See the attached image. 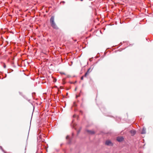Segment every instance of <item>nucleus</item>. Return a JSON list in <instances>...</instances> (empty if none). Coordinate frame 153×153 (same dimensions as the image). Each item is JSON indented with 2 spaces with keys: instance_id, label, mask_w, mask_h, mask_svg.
Returning <instances> with one entry per match:
<instances>
[{
  "instance_id": "f03ea898",
  "label": "nucleus",
  "mask_w": 153,
  "mask_h": 153,
  "mask_svg": "<svg viewBox=\"0 0 153 153\" xmlns=\"http://www.w3.org/2000/svg\"><path fill=\"white\" fill-rule=\"evenodd\" d=\"M105 145L108 146H113V143L110 140H107L105 142Z\"/></svg>"
},
{
  "instance_id": "a211bd4d",
  "label": "nucleus",
  "mask_w": 153,
  "mask_h": 153,
  "mask_svg": "<svg viewBox=\"0 0 153 153\" xmlns=\"http://www.w3.org/2000/svg\"><path fill=\"white\" fill-rule=\"evenodd\" d=\"M78 97V96L77 95H76V98H77Z\"/></svg>"
},
{
  "instance_id": "4468645a",
  "label": "nucleus",
  "mask_w": 153,
  "mask_h": 153,
  "mask_svg": "<svg viewBox=\"0 0 153 153\" xmlns=\"http://www.w3.org/2000/svg\"><path fill=\"white\" fill-rule=\"evenodd\" d=\"M83 77H84V76H82L81 78V80H83Z\"/></svg>"
},
{
  "instance_id": "f8f14e48",
  "label": "nucleus",
  "mask_w": 153,
  "mask_h": 153,
  "mask_svg": "<svg viewBox=\"0 0 153 153\" xmlns=\"http://www.w3.org/2000/svg\"><path fill=\"white\" fill-rule=\"evenodd\" d=\"M71 77V76L69 75H68L67 76V78H70Z\"/></svg>"
},
{
  "instance_id": "9d476101",
  "label": "nucleus",
  "mask_w": 153,
  "mask_h": 153,
  "mask_svg": "<svg viewBox=\"0 0 153 153\" xmlns=\"http://www.w3.org/2000/svg\"><path fill=\"white\" fill-rule=\"evenodd\" d=\"M0 148H1V149L2 150V151L4 153H5V151H4V150H3V148H2V146H0Z\"/></svg>"
},
{
  "instance_id": "ddd939ff",
  "label": "nucleus",
  "mask_w": 153,
  "mask_h": 153,
  "mask_svg": "<svg viewBox=\"0 0 153 153\" xmlns=\"http://www.w3.org/2000/svg\"><path fill=\"white\" fill-rule=\"evenodd\" d=\"M3 67L4 68H5L6 67V65L4 63V64Z\"/></svg>"
},
{
  "instance_id": "7ed1b4c3",
  "label": "nucleus",
  "mask_w": 153,
  "mask_h": 153,
  "mask_svg": "<svg viewBox=\"0 0 153 153\" xmlns=\"http://www.w3.org/2000/svg\"><path fill=\"white\" fill-rule=\"evenodd\" d=\"M124 138L122 136H118L117 138V140L119 142H121L123 141Z\"/></svg>"
},
{
  "instance_id": "1a4fd4ad",
  "label": "nucleus",
  "mask_w": 153,
  "mask_h": 153,
  "mask_svg": "<svg viewBox=\"0 0 153 153\" xmlns=\"http://www.w3.org/2000/svg\"><path fill=\"white\" fill-rule=\"evenodd\" d=\"M88 74H89L88 73H87V72H86L85 73V74L83 76H84V77H86L87 75Z\"/></svg>"
},
{
  "instance_id": "dca6fc26",
  "label": "nucleus",
  "mask_w": 153,
  "mask_h": 153,
  "mask_svg": "<svg viewBox=\"0 0 153 153\" xmlns=\"http://www.w3.org/2000/svg\"><path fill=\"white\" fill-rule=\"evenodd\" d=\"M80 130H79L78 131H77V134H78L79 132H80Z\"/></svg>"
},
{
  "instance_id": "20e7f679",
  "label": "nucleus",
  "mask_w": 153,
  "mask_h": 153,
  "mask_svg": "<svg viewBox=\"0 0 153 153\" xmlns=\"http://www.w3.org/2000/svg\"><path fill=\"white\" fill-rule=\"evenodd\" d=\"M86 131L89 134H94L95 132L94 131L86 130Z\"/></svg>"
},
{
  "instance_id": "0eeeda50",
  "label": "nucleus",
  "mask_w": 153,
  "mask_h": 153,
  "mask_svg": "<svg viewBox=\"0 0 153 153\" xmlns=\"http://www.w3.org/2000/svg\"><path fill=\"white\" fill-rule=\"evenodd\" d=\"M146 133V129L145 128H143L141 133V134H143Z\"/></svg>"
},
{
  "instance_id": "6e6552de",
  "label": "nucleus",
  "mask_w": 153,
  "mask_h": 153,
  "mask_svg": "<svg viewBox=\"0 0 153 153\" xmlns=\"http://www.w3.org/2000/svg\"><path fill=\"white\" fill-rule=\"evenodd\" d=\"M91 68H88L87 71L86 72L87 73H88L89 74V73L91 71V70H91Z\"/></svg>"
},
{
  "instance_id": "aec40b11",
  "label": "nucleus",
  "mask_w": 153,
  "mask_h": 153,
  "mask_svg": "<svg viewBox=\"0 0 153 153\" xmlns=\"http://www.w3.org/2000/svg\"><path fill=\"white\" fill-rule=\"evenodd\" d=\"M56 81V80H55V82Z\"/></svg>"
},
{
  "instance_id": "2eb2a0df",
  "label": "nucleus",
  "mask_w": 153,
  "mask_h": 153,
  "mask_svg": "<svg viewBox=\"0 0 153 153\" xmlns=\"http://www.w3.org/2000/svg\"><path fill=\"white\" fill-rule=\"evenodd\" d=\"M61 74H64V75H66V74H65V73H64V72H62V73H61Z\"/></svg>"
},
{
  "instance_id": "6ab92c4d",
  "label": "nucleus",
  "mask_w": 153,
  "mask_h": 153,
  "mask_svg": "<svg viewBox=\"0 0 153 153\" xmlns=\"http://www.w3.org/2000/svg\"><path fill=\"white\" fill-rule=\"evenodd\" d=\"M76 90V88H75V90Z\"/></svg>"
},
{
  "instance_id": "423d86ee",
  "label": "nucleus",
  "mask_w": 153,
  "mask_h": 153,
  "mask_svg": "<svg viewBox=\"0 0 153 153\" xmlns=\"http://www.w3.org/2000/svg\"><path fill=\"white\" fill-rule=\"evenodd\" d=\"M130 132L132 136H134L136 133V131L135 130H131L130 131Z\"/></svg>"
},
{
  "instance_id": "412c9836",
  "label": "nucleus",
  "mask_w": 153,
  "mask_h": 153,
  "mask_svg": "<svg viewBox=\"0 0 153 153\" xmlns=\"http://www.w3.org/2000/svg\"><path fill=\"white\" fill-rule=\"evenodd\" d=\"M56 81V80H55V82Z\"/></svg>"
},
{
  "instance_id": "f257e3e1",
  "label": "nucleus",
  "mask_w": 153,
  "mask_h": 153,
  "mask_svg": "<svg viewBox=\"0 0 153 153\" xmlns=\"http://www.w3.org/2000/svg\"><path fill=\"white\" fill-rule=\"evenodd\" d=\"M54 16H52L50 20V22L51 26L52 28L55 30H58L59 29V28L54 21Z\"/></svg>"
},
{
  "instance_id": "9b49d317",
  "label": "nucleus",
  "mask_w": 153,
  "mask_h": 153,
  "mask_svg": "<svg viewBox=\"0 0 153 153\" xmlns=\"http://www.w3.org/2000/svg\"><path fill=\"white\" fill-rule=\"evenodd\" d=\"M23 97L26 100H28L27 97L25 95H23Z\"/></svg>"
},
{
  "instance_id": "f3484780",
  "label": "nucleus",
  "mask_w": 153,
  "mask_h": 153,
  "mask_svg": "<svg viewBox=\"0 0 153 153\" xmlns=\"http://www.w3.org/2000/svg\"><path fill=\"white\" fill-rule=\"evenodd\" d=\"M19 94H20V95L22 94V93L21 92H19Z\"/></svg>"
},
{
  "instance_id": "39448f33",
  "label": "nucleus",
  "mask_w": 153,
  "mask_h": 153,
  "mask_svg": "<svg viewBox=\"0 0 153 153\" xmlns=\"http://www.w3.org/2000/svg\"><path fill=\"white\" fill-rule=\"evenodd\" d=\"M66 139H69V141L67 142V143L68 144H70L71 143V140L69 138V136L68 135L66 137Z\"/></svg>"
}]
</instances>
